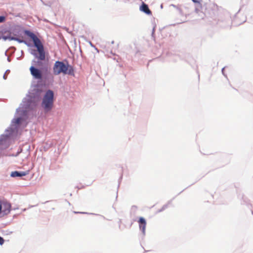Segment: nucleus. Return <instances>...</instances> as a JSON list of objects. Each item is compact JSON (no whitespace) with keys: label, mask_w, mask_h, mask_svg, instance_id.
<instances>
[{"label":"nucleus","mask_w":253,"mask_h":253,"mask_svg":"<svg viewBox=\"0 0 253 253\" xmlns=\"http://www.w3.org/2000/svg\"><path fill=\"white\" fill-rule=\"evenodd\" d=\"M26 33L27 35L32 40L34 45L37 48V51L39 52L38 56L37 53L36 52L32 53V54L40 60H44L45 58V53L44 50L43 45L41 40L33 33L27 31Z\"/></svg>","instance_id":"f257e3e1"},{"label":"nucleus","mask_w":253,"mask_h":253,"mask_svg":"<svg viewBox=\"0 0 253 253\" xmlns=\"http://www.w3.org/2000/svg\"><path fill=\"white\" fill-rule=\"evenodd\" d=\"M53 73L54 75H58L60 74L73 75L74 70L73 67L68 62L67 64H65L63 62L57 61L53 67Z\"/></svg>","instance_id":"f03ea898"},{"label":"nucleus","mask_w":253,"mask_h":253,"mask_svg":"<svg viewBox=\"0 0 253 253\" xmlns=\"http://www.w3.org/2000/svg\"><path fill=\"white\" fill-rule=\"evenodd\" d=\"M195 3H198L200 5L199 7L196 8L197 10H201L205 14L210 13L213 11L217 10L218 6L215 3L207 2L203 4L200 3V0H192Z\"/></svg>","instance_id":"7ed1b4c3"},{"label":"nucleus","mask_w":253,"mask_h":253,"mask_svg":"<svg viewBox=\"0 0 253 253\" xmlns=\"http://www.w3.org/2000/svg\"><path fill=\"white\" fill-rule=\"evenodd\" d=\"M53 96V92L52 90H48L46 92V93L43 96L42 106L46 112L50 111L52 108Z\"/></svg>","instance_id":"20e7f679"},{"label":"nucleus","mask_w":253,"mask_h":253,"mask_svg":"<svg viewBox=\"0 0 253 253\" xmlns=\"http://www.w3.org/2000/svg\"><path fill=\"white\" fill-rule=\"evenodd\" d=\"M11 206L9 203L6 201L0 200V214H8L11 211Z\"/></svg>","instance_id":"39448f33"},{"label":"nucleus","mask_w":253,"mask_h":253,"mask_svg":"<svg viewBox=\"0 0 253 253\" xmlns=\"http://www.w3.org/2000/svg\"><path fill=\"white\" fill-rule=\"evenodd\" d=\"M30 71L31 75L36 79L40 80L42 78V72L38 69L31 66L30 68Z\"/></svg>","instance_id":"423d86ee"},{"label":"nucleus","mask_w":253,"mask_h":253,"mask_svg":"<svg viewBox=\"0 0 253 253\" xmlns=\"http://www.w3.org/2000/svg\"><path fill=\"white\" fill-rule=\"evenodd\" d=\"M139 223V228L142 231L143 234L145 233V228L146 226V222L145 219L142 217H140L138 221Z\"/></svg>","instance_id":"0eeeda50"},{"label":"nucleus","mask_w":253,"mask_h":253,"mask_svg":"<svg viewBox=\"0 0 253 253\" xmlns=\"http://www.w3.org/2000/svg\"><path fill=\"white\" fill-rule=\"evenodd\" d=\"M140 10L147 15H152V12L149 9L148 5L144 2H142V5L140 7Z\"/></svg>","instance_id":"6e6552de"},{"label":"nucleus","mask_w":253,"mask_h":253,"mask_svg":"<svg viewBox=\"0 0 253 253\" xmlns=\"http://www.w3.org/2000/svg\"><path fill=\"white\" fill-rule=\"evenodd\" d=\"M28 174V171H21V172H18L17 171H15L11 172V176L12 177L23 176H25Z\"/></svg>","instance_id":"1a4fd4ad"},{"label":"nucleus","mask_w":253,"mask_h":253,"mask_svg":"<svg viewBox=\"0 0 253 253\" xmlns=\"http://www.w3.org/2000/svg\"><path fill=\"white\" fill-rule=\"evenodd\" d=\"M5 20V17L3 16H0V23L4 22Z\"/></svg>","instance_id":"9d476101"},{"label":"nucleus","mask_w":253,"mask_h":253,"mask_svg":"<svg viewBox=\"0 0 253 253\" xmlns=\"http://www.w3.org/2000/svg\"><path fill=\"white\" fill-rule=\"evenodd\" d=\"M4 239L0 236V245H2L4 243Z\"/></svg>","instance_id":"9b49d317"},{"label":"nucleus","mask_w":253,"mask_h":253,"mask_svg":"<svg viewBox=\"0 0 253 253\" xmlns=\"http://www.w3.org/2000/svg\"><path fill=\"white\" fill-rule=\"evenodd\" d=\"M20 121H21V119L20 118H17L16 119V123L17 124H19L20 123Z\"/></svg>","instance_id":"f8f14e48"}]
</instances>
